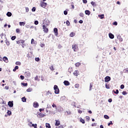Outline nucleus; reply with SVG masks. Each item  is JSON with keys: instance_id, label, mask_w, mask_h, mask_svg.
Masks as SVG:
<instances>
[{"instance_id": "1", "label": "nucleus", "mask_w": 128, "mask_h": 128, "mask_svg": "<svg viewBox=\"0 0 128 128\" xmlns=\"http://www.w3.org/2000/svg\"><path fill=\"white\" fill-rule=\"evenodd\" d=\"M54 94H60V89L58 88V86L57 85L54 86Z\"/></svg>"}, {"instance_id": "2", "label": "nucleus", "mask_w": 128, "mask_h": 128, "mask_svg": "<svg viewBox=\"0 0 128 128\" xmlns=\"http://www.w3.org/2000/svg\"><path fill=\"white\" fill-rule=\"evenodd\" d=\"M72 48L74 50V52H76L78 48V44H73L72 46Z\"/></svg>"}, {"instance_id": "3", "label": "nucleus", "mask_w": 128, "mask_h": 128, "mask_svg": "<svg viewBox=\"0 0 128 128\" xmlns=\"http://www.w3.org/2000/svg\"><path fill=\"white\" fill-rule=\"evenodd\" d=\"M42 28L44 30V32H46V34H48V28L46 26V25L42 26Z\"/></svg>"}, {"instance_id": "4", "label": "nucleus", "mask_w": 128, "mask_h": 128, "mask_svg": "<svg viewBox=\"0 0 128 128\" xmlns=\"http://www.w3.org/2000/svg\"><path fill=\"white\" fill-rule=\"evenodd\" d=\"M46 4H48L46 2H41L40 3V6H42V8H44L46 6Z\"/></svg>"}, {"instance_id": "5", "label": "nucleus", "mask_w": 128, "mask_h": 128, "mask_svg": "<svg viewBox=\"0 0 128 128\" xmlns=\"http://www.w3.org/2000/svg\"><path fill=\"white\" fill-rule=\"evenodd\" d=\"M110 80H111L110 76H106L104 78V82H110Z\"/></svg>"}, {"instance_id": "6", "label": "nucleus", "mask_w": 128, "mask_h": 128, "mask_svg": "<svg viewBox=\"0 0 128 128\" xmlns=\"http://www.w3.org/2000/svg\"><path fill=\"white\" fill-rule=\"evenodd\" d=\"M8 106L10 108H12L14 106V101H9L8 102Z\"/></svg>"}, {"instance_id": "7", "label": "nucleus", "mask_w": 128, "mask_h": 128, "mask_svg": "<svg viewBox=\"0 0 128 128\" xmlns=\"http://www.w3.org/2000/svg\"><path fill=\"white\" fill-rule=\"evenodd\" d=\"M39 104H38V103L36 102H34V103H33V106H34V108H38L39 106Z\"/></svg>"}, {"instance_id": "8", "label": "nucleus", "mask_w": 128, "mask_h": 128, "mask_svg": "<svg viewBox=\"0 0 128 128\" xmlns=\"http://www.w3.org/2000/svg\"><path fill=\"white\" fill-rule=\"evenodd\" d=\"M54 32L55 34V36H58V28H54Z\"/></svg>"}, {"instance_id": "9", "label": "nucleus", "mask_w": 128, "mask_h": 128, "mask_svg": "<svg viewBox=\"0 0 128 128\" xmlns=\"http://www.w3.org/2000/svg\"><path fill=\"white\" fill-rule=\"evenodd\" d=\"M73 74L75 76H78L80 74V72H78V70H76L74 72Z\"/></svg>"}, {"instance_id": "10", "label": "nucleus", "mask_w": 128, "mask_h": 128, "mask_svg": "<svg viewBox=\"0 0 128 128\" xmlns=\"http://www.w3.org/2000/svg\"><path fill=\"white\" fill-rule=\"evenodd\" d=\"M60 124V121L58 120H56V123H55V126H58Z\"/></svg>"}, {"instance_id": "11", "label": "nucleus", "mask_w": 128, "mask_h": 128, "mask_svg": "<svg viewBox=\"0 0 128 128\" xmlns=\"http://www.w3.org/2000/svg\"><path fill=\"white\" fill-rule=\"evenodd\" d=\"M108 36L110 38H111V40H113V38H114V36L111 32L109 33Z\"/></svg>"}, {"instance_id": "12", "label": "nucleus", "mask_w": 128, "mask_h": 128, "mask_svg": "<svg viewBox=\"0 0 128 128\" xmlns=\"http://www.w3.org/2000/svg\"><path fill=\"white\" fill-rule=\"evenodd\" d=\"M6 35L5 34L4 35V36H5V42H6V46H10V43L9 41H8V39L6 38Z\"/></svg>"}, {"instance_id": "13", "label": "nucleus", "mask_w": 128, "mask_h": 128, "mask_svg": "<svg viewBox=\"0 0 128 128\" xmlns=\"http://www.w3.org/2000/svg\"><path fill=\"white\" fill-rule=\"evenodd\" d=\"M16 42L18 44H24V40H18L16 41Z\"/></svg>"}, {"instance_id": "14", "label": "nucleus", "mask_w": 128, "mask_h": 128, "mask_svg": "<svg viewBox=\"0 0 128 128\" xmlns=\"http://www.w3.org/2000/svg\"><path fill=\"white\" fill-rule=\"evenodd\" d=\"M58 112H64V108H62V106L58 107Z\"/></svg>"}, {"instance_id": "15", "label": "nucleus", "mask_w": 128, "mask_h": 128, "mask_svg": "<svg viewBox=\"0 0 128 128\" xmlns=\"http://www.w3.org/2000/svg\"><path fill=\"white\" fill-rule=\"evenodd\" d=\"M64 86H70V82L68 80H64Z\"/></svg>"}, {"instance_id": "16", "label": "nucleus", "mask_w": 128, "mask_h": 128, "mask_svg": "<svg viewBox=\"0 0 128 128\" xmlns=\"http://www.w3.org/2000/svg\"><path fill=\"white\" fill-rule=\"evenodd\" d=\"M85 14H86V16H90V10H86Z\"/></svg>"}, {"instance_id": "17", "label": "nucleus", "mask_w": 128, "mask_h": 128, "mask_svg": "<svg viewBox=\"0 0 128 128\" xmlns=\"http://www.w3.org/2000/svg\"><path fill=\"white\" fill-rule=\"evenodd\" d=\"M3 60L5 62H8V59L6 56H4L3 58Z\"/></svg>"}, {"instance_id": "18", "label": "nucleus", "mask_w": 128, "mask_h": 128, "mask_svg": "<svg viewBox=\"0 0 128 128\" xmlns=\"http://www.w3.org/2000/svg\"><path fill=\"white\" fill-rule=\"evenodd\" d=\"M117 38L118 40L120 42H122L123 40L122 38L120 36V35H118L117 36Z\"/></svg>"}, {"instance_id": "19", "label": "nucleus", "mask_w": 128, "mask_h": 128, "mask_svg": "<svg viewBox=\"0 0 128 128\" xmlns=\"http://www.w3.org/2000/svg\"><path fill=\"white\" fill-rule=\"evenodd\" d=\"M76 36V33L74 32H72L70 34V38H74V36Z\"/></svg>"}, {"instance_id": "20", "label": "nucleus", "mask_w": 128, "mask_h": 128, "mask_svg": "<svg viewBox=\"0 0 128 128\" xmlns=\"http://www.w3.org/2000/svg\"><path fill=\"white\" fill-rule=\"evenodd\" d=\"M22 101L23 102H26V98L25 96H24L22 98Z\"/></svg>"}, {"instance_id": "21", "label": "nucleus", "mask_w": 128, "mask_h": 128, "mask_svg": "<svg viewBox=\"0 0 128 128\" xmlns=\"http://www.w3.org/2000/svg\"><path fill=\"white\" fill-rule=\"evenodd\" d=\"M64 100H66V96H61V98H60V101L64 102Z\"/></svg>"}, {"instance_id": "22", "label": "nucleus", "mask_w": 128, "mask_h": 128, "mask_svg": "<svg viewBox=\"0 0 128 128\" xmlns=\"http://www.w3.org/2000/svg\"><path fill=\"white\" fill-rule=\"evenodd\" d=\"M46 128H52V126H50V124L48 123H46Z\"/></svg>"}, {"instance_id": "23", "label": "nucleus", "mask_w": 128, "mask_h": 128, "mask_svg": "<svg viewBox=\"0 0 128 128\" xmlns=\"http://www.w3.org/2000/svg\"><path fill=\"white\" fill-rule=\"evenodd\" d=\"M98 18H100L101 20H102V18H104V14H100V15H98Z\"/></svg>"}, {"instance_id": "24", "label": "nucleus", "mask_w": 128, "mask_h": 128, "mask_svg": "<svg viewBox=\"0 0 128 128\" xmlns=\"http://www.w3.org/2000/svg\"><path fill=\"white\" fill-rule=\"evenodd\" d=\"M112 92H114V94H118V92H120L118 91V90H116V91H114V90H112Z\"/></svg>"}, {"instance_id": "25", "label": "nucleus", "mask_w": 128, "mask_h": 128, "mask_svg": "<svg viewBox=\"0 0 128 128\" xmlns=\"http://www.w3.org/2000/svg\"><path fill=\"white\" fill-rule=\"evenodd\" d=\"M12 14L10 12H8L7 13H6V16H8V17H10L11 16H12Z\"/></svg>"}, {"instance_id": "26", "label": "nucleus", "mask_w": 128, "mask_h": 128, "mask_svg": "<svg viewBox=\"0 0 128 128\" xmlns=\"http://www.w3.org/2000/svg\"><path fill=\"white\" fill-rule=\"evenodd\" d=\"M38 116H40V118H44V116H46V115L42 113H40L38 114Z\"/></svg>"}, {"instance_id": "27", "label": "nucleus", "mask_w": 128, "mask_h": 128, "mask_svg": "<svg viewBox=\"0 0 128 128\" xmlns=\"http://www.w3.org/2000/svg\"><path fill=\"white\" fill-rule=\"evenodd\" d=\"M19 24L21 26H24V24H26V22H20Z\"/></svg>"}, {"instance_id": "28", "label": "nucleus", "mask_w": 128, "mask_h": 128, "mask_svg": "<svg viewBox=\"0 0 128 128\" xmlns=\"http://www.w3.org/2000/svg\"><path fill=\"white\" fill-rule=\"evenodd\" d=\"M32 126L34 128H38V124H32Z\"/></svg>"}, {"instance_id": "29", "label": "nucleus", "mask_w": 128, "mask_h": 128, "mask_svg": "<svg viewBox=\"0 0 128 128\" xmlns=\"http://www.w3.org/2000/svg\"><path fill=\"white\" fill-rule=\"evenodd\" d=\"M16 70H18V66H15L14 69H13V72H16Z\"/></svg>"}, {"instance_id": "30", "label": "nucleus", "mask_w": 128, "mask_h": 128, "mask_svg": "<svg viewBox=\"0 0 128 128\" xmlns=\"http://www.w3.org/2000/svg\"><path fill=\"white\" fill-rule=\"evenodd\" d=\"M46 24H47L48 26V24H50V20H44V23H46Z\"/></svg>"}, {"instance_id": "31", "label": "nucleus", "mask_w": 128, "mask_h": 128, "mask_svg": "<svg viewBox=\"0 0 128 128\" xmlns=\"http://www.w3.org/2000/svg\"><path fill=\"white\" fill-rule=\"evenodd\" d=\"M68 10H66L64 11V16H66L68 14Z\"/></svg>"}, {"instance_id": "32", "label": "nucleus", "mask_w": 128, "mask_h": 128, "mask_svg": "<svg viewBox=\"0 0 128 128\" xmlns=\"http://www.w3.org/2000/svg\"><path fill=\"white\" fill-rule=\"evenodd\" d=\"M21 84L23 86H28V83L22 82Z\"/></svg>"}, {"instance_id": "33", "label": "nucleus", "mask_w": 128, "mask_h": 128, "mask_svg": "<svg viewBox=\"0 0 128 128\" xmlns=\"http://www.w3.org/2000/svg\"><path fill=\"white\" fill-rule=\"evenodd\" d=\"M80 122L82 124H86V122L84 121V119H82V118L80 119Z\"/></svg>"}, {"instance_id": "34", "label": "nucleus", "mask_w": 128, "mask_h": 128, "mask_svg": "<svg viewBox=\"0 0 128 128\" xmlns=\"http://www.w3.org/2000/svg\"><path fill=\"white\" fill-rule=\"evenodd\" d=\"M104 118H106V120H108L110 118V116L106 114L104 115Z\"/></svg>"}, {"instance_id": "35", "label": "nucleus", "mask_w": 128, "mask_h": 128, "mask_svg": "<svg viewBox=\"0 0 128 128\" xmlns=\"http://www.w3.org/2000/svg\"><path fill=\"white\" fill-rule=\"evenodd\" d=\"M52 108H55L56 110H58V108H57L56 105V104H52Z\"/></svg>"}, {"instance_id": "36", "label": "nucleus", "mask_w": 128, "mask_h": 128, "mask_svg": "<svg viewBox=\"0 0 128 128\" xmlns=\"http://www.w3.org/2000/svg\"><path fill=\"white\" fill-rule=\"evenodd\" d=\"M32 90V88H28V89L26 90L27 92H30Z\"/></svg>"}, {"instance_id": "37", "label": "nucleus", "mask_w": 128, "mask_h": 128, "mask_svg": "<svg viewBox=\"0 0 128 128\" xmlns=\"http://www.w3.org/2000/svg\"><path fill=\"white\" fill-rule=\"evenodd\" d=\"M75 66H76L77 68H78V66H80V62H77V63L75 64Z\"/></svg>"}, {"instance_id": "38", "label": "nucleus", "mask_w": 128, "mask_h": 128, "mask_svg": "<svg viewBox=\"0 0 128 128\" xmlns=\"http://www.w3.org/2000/svg\"><path fill=\"white\" fill-rule=\"evenodd\" d=\"M16 66H20V64H22V63H20V62H16Z\"/></svg>"}, {"instance_id": "39", "label": "nucleus", "mask_w": 128, "mask_h": 128, "mask_svg": "<svg viewBox=\"0 0 128 128\" xmlns=\"http://www.w3.org/2000/svg\"><path fill=\"white\" fill-rule=\"evenodd\" d=\"M74 86L76 88H80V84H76Z\"/></svg>"}, {"instance_id": "40", "label": "nucleus", "mask_w": 128, "mask_h": 128, "mask_svg": "<svg viewBox=\"0 0 128 128\" xmlns=\"http://www.w3.org/2000/svg\"><path fill=\"white\" fill-rule=\"evenodd\" d=\"M122 94H123V96H126V94H128V92H126V91H124L122 92Z\"/></svg>"}, {"instance_id": "41", "label": "nucleus", "mask_w": 128, "mask_h": 128, "mask_svg": "<svg viewBox=\"0 0 128 128\" xmlns=\"http://www.w3.org/2000/svg\"><path fill=\"white\" fill-rule=\"evenodd\" d=\"M66 24L68 26H70V21H68V20L66 21Z\"/></svg>"}, {"instance_id": "42", "label": "nucleus", "mask_w": 128, "mask_h": 128, "mask_svg": "<svg viewBox=\"0 0 128 128\" xmlns=\"http://www.w3.org/2000/svg\"><path fill=\"white\" fill-rule=\"evenodd\" d=\"M7 114L8 116H11L12 114V112L10 110H8L7 112Z\"/></svg>"}, {"instance_id": "43", "label": "nucleus", "mask_w": 128, "mask_h": 128, "mask_svg": "<svg viewBox=\"0 0 128 128\" xmlns=\"http://www.w3.org/2000/svg\"><path fill=\"white\" fill-rule=\"evenodd\" d=\"M16 36H12L11 38V40H16Z\"/></svg>"}, {"instance_id": "44", "label": "nucleus", "mask_w": 128, "mask_h": 128, "mask_svg": "<svg viewBox=\"0 0 128 128\" xmlns=\"http://www.w3.org/2000/svg\"><path fill=\"white\" fill-rule=\"evenodd\" d=\"M120 88H121V90H124V84L120 85Z\"/></svg>"}, {"instance_id": "45", "label": "nucleus", "mask_w": 128, "mask_h": 128, "mask_svg": "<svg viewBox=\"0 0 128 128\" xmlns=\"http://www.w3.org/2000/svg\"><path fill=\"white\" fill-rule=\"evenodd\" d=\"M35 60H36V62H40V58H36Z\"/></svg>"}, {"instance_id": "46", "label": "nucleus", "mask_w": 128, "mask_h": 128, "mask_svg": "<svg viewBox=\"0 0 128 128\" xmlns=\"http://www.w3.org/2000/svg\"><path fill=\"white\" fill-rule=\"evenodd\" d=\"M20 78L21 80H24V76H22V75H21L20 76Z\"/></svg>"}, {"instance_id": "47", "label": "nucleus", "mask_w": 128, "mask_h": 128, "mask_svg": "<svg viewBox=\"0 0 128 128\" xmlns=\"http://www.w3.org/2000/svg\"><path fill=\"white\" fill-rule=\"evenodd\" d=\"M50 68L51 70H54V66H51L50 67Z\"/></svg>"}, {"instance_id": "48", "label": "nucleus", "mask_w": 128, "mask_h": 128, "mask_svg": "<svg viewBox=\"0 0 128 128\" xmlns=\"http://www.w3.org/2000/svg\"><path fill=\"white\" fill-rule=\"evenodd\" d=\"M34 24H36V26H38V20H35L34 21Z\"/></svg>"}, {"instance_id": "49", "label": "nucleus", "mask_w": 128, "mask_h": 128, "mask_svg": "<svg viewBox=\"0 0 128 128\" xmlns=\"http://www.w3.org/2000/svg\"><path fill=\"white\" fill-rule=\"evenodd\" d=\"M25 74H26V76H30V72H25Z\"/></svg>"}, {"instance_id": "50", "label": "nucleus", "mask_w": 128, "mask_h": 128, "mask_svg": "<svg viewBox=\"0 0 128 128\" xmlns=\"http://www.w3.org/2000/svg\"><path fill=\"white\" fill-rule=\"evenodd\" d=\"M34 38H32V40H31V44H34Z\"/></svg>"}, {"instance_id": "51", "label": "nucleus", "mask_w": 128, "mask_h": 128, "mask_svg": "<svg viewBox=\"0 0 128 128\" xmlns=\"http://www.w3.org/2000/svg\"><path fill=\"white\" fill-rule=\"evenodd\" d=\"M36 7H33L32 9V12H36Z\"/></svg>"}, {"instance_id": "52", "label": "nucleus", "mask_w": 128, "mask_h": 128, "mask_svg": "<svg viewBox=\"0 0 128 128\" xmlns=\"http://www.w3.org/2000/svg\"><path fill=\"white\" fill-rule=\"evenodd\" d=\"M80 16H81V18H84V13L82 12L80 13Z\"/></svg>"}, {"instance_id": "53", "label": "nucleus", "mask_w": 128, "mask_h": 128, "mask_svg": "<svg viewBox=\"0 0 128 128\" xmlns=\"http://www.w3.org/2000/svg\"><path fill=\"white\" fill-rule=\"evenodd\" d=\"M50 94H52V92H50L48 91V92H46V96H48Z\"/></svg>"}, {"instance_id": "54", "label": "nucleus", "mask_w": 128, "mask_h": 128, "mask_svg": "<svg viewBox=\"0 0 128 128\" xmlns=\"http://www.w3.org/2000/svg\"><path fill=\"white\" fill-rule=\"evenodd\" d=\"M112 24H114V26H118V22H113Z\"/></svg>"}, {"instance_id": "55", "label": "nucleus", "mask_w": 128, "mask_h": 128, "mask_svg": "<svg viewBox=\"0 0 128 128\" xmlns=\"http://www.w3.org/2000/svg\"><path fill=\"white\" fill-rule=\"evenodd\" d=\"M28 11H29L28 8L26 7V12H28Z\"/></svg>"}, {"instance_id": "56", "label": "nucleus", "mask_w": 128, "mask_h": 128, "mask_svg": "<svg viewBox=\"0 0 128 128\" xmlns=\"http://www.w3.org/2000/svg\"><path fill=\"white\" fill-rule=\"evenodd\" d=\"M86 120H90V116H86Z\"/></svg>"}, {"instance_id": "57", "label": "nucleus", "mask_w": 128, "mask_h": 128, "mask_svg": "<svg viewBox=\"0 0 128 128\" xmlns=\"http://www.w3.org/2000/svg\"><path fill=\"white\" fill-rule=\"evenodd\" d=\"M110 124H113L112 121H110V122L108 123V126H110Z\"/></svg>"}, {"instance_id": "58", "label": "nucleus", "mask_w": 128, "mask_h": 128, "mask_svg": "<svg viewBox=\"0 0 128 128\" xmlns=\"http://www.w3.org/2000/svg\"><path fill=\"white\" fill-rule=\"evenodd\" d=\"M90 4L92 6H94V4H96V2H94L93 1L91 2Z\"/></svg>"}, {"instance_id": "59", "label": "nucleus", "mask_w": 128, "mask_h": 128, "mask_svg": "<svg viewBox=\"0 0 128 128\" xmlns=\"http://www.w3.org/2000/svg\"><path fill=\"white\" fill-rule=\"evenodd\" d=\"M83 3L84 4H87L88 3V0H82Z\"/></svg>"}, {"instance_id": "60", "label": "nucleus", "mask_w": 128, "mask_h": 128, "mask_svg": "<svg viewBox=\"0 0 128 128\" xmlns=\"http://www.w3.org/2000/svg\"><path fill=\"white\" fill-rule=\"evenodd\" d=\"M92 126H96V123H94L92 124Z\"/></svg>"}, {"instance_id": "61", "label": "nucleus", "mask_w": 128, "mask_h": 128, "mask_svg": "<svg viewBox=\"0 0 128 128\" xmlns=\"http://www.w3.org/2000/svg\"><path fill=\"white\" fill-rule=\"evenodd\" d=\"M92 84H90L89 90H92Z\"/></svg>"}, {"instance_id": "62", "label": "nucleus", "mask_w": 128, "mask_h": 128, "mask_svg": "<svg viewBox=\"0 0 128 128\" xmlns=\"http://www.w3.org/2000/svg\"><path fill=\"white\" fill-rule=\"evenodd\" d=\"M108 102H112V98H109V99L108 100Z\"/></svg>"}, {"instance_id": "63", "label": "nucleus", "mask_w": 128, "mask_h": 128, "mask_svg": "<svg viewBox=\"0 0 128 128\" xmlns=\"http://www.w3.org/2000/svg\"><path fill=\"white\" fill-rule=\"evenodd\" d=\"M62 48V46L60 44H59L58 46V48Z\"/></svg>"}, {"instance_id": "64", "label": "nucleus", "mask_w": 128, "mask_h": 128, "mask_svg": "<svg viewBox=\"0 0 128 128\" xmlns=\"http://www.w3.org/2000/svg\"><path fill=\"white\" fill-rule=\"evenodd\" d=\"M79 24H82L84 22V21L82 20H80L78 21Z\"/></svg>"}]
</instances>
